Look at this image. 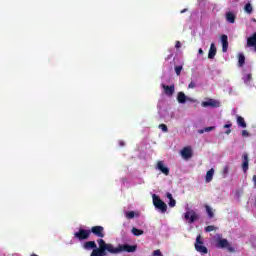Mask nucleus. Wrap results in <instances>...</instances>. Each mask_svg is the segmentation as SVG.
<instances>
[{
    "label": "nucleus",
    "mask_w": 256,
    "mask_h": 256,
    "mask_svg": "<svg viewBox=\"0 0 256 256\" xmlns=\"http://www.w3.org/2000/svg\"><path fill=\"white\" fill-rule=\"evenodd\" d=\"M181 71H183V66H175L176 75H181Z\"/></svg>",
    "instance_id": "26"
},
{
    "label": "nucleus",
    "mask_w": 256,
    "mask_h": 256,
    "mask_svg": "<svg viewBox=\"0 0 256 256\" xmlns=\"http://www.w3.org/2000/svg\"><path fill=\"white\" fill-rule=\"evenodd\" d=\"M153 256H163V253H161V250L158 249L153 252Z\"/></svg>",
    "instance_id": "34"
},
{
    "label": "nucleus",
    "mask_w": 256,
    "mask_h": 256,
    "mask_svg": "<svg viewBox=\"0 0 256 256\" xmlns=\"http://www.w3.org/2000/svg\"><path fill=\"white\" fill-rule=\"evenodd\" d=\"M166 197L167 199H169V201H171V199H173V194H171L170 192H167Z\"/></svg>",
    "instance_id": "35"
},
{
    "label": "nucleus",
    "mask_w": 256,
    "mask_h": 256,
    "mask_svg": "<svg viewBox=\"0 0 256 256\" xmlns=\"http://www.w3.org/2000/svg\"><path fill=\"white\" fill-rule=\"evenodd\" d=\"M242 137H249V132H247V130H243Z\"/></svg>",
    "instance_id": "36"
},
{
    "label": "nucleus",
    "mask_w": 256,
    "mask_h": 256,
    "mask_svg": "<svg viewBox=\"0 0 256 256\" xmlns=\"http://www.w3.org/2000/svg\"><path fill=\"white\" fill-rule=\"evenodd\" d=\"M242 171L247 173L249 171V154L244 153L242 155Z\"/></svg>",
    "instance_id": "10"
},
{
    "label": "nucleus",
    "mask_w": 256,
    "mask_h": 256,
    "mask_svg": "<svg viewBox=\"0 0 256 256\" xmlns=\"http://www.w3.org/2000/svg\"><path fill=\"white\" fill-rule=\"evenodd\" d=\"M195 250L198 253H201L202 255H207L209 253V250L207 249V247H205V245H203V241L201 240V235H198L196 237V242L194 244Z\"/></svg>",
    "instance_id": "5"
},
{
    "label": "nucleus",
    "mask_w": 256,
    "mask_h": 256,
    "mask_svg": "<svg viewBox=\"0 0 256 256\" xmlns=\"http://www.w3.org/2000/svg\"><path fill=\"white\" fill-rule=\"evenodd\" d=\"M93 233L95 237H99L100 239H103L105 237V228L103 226H93L90 229V234Z\"/></svg>",
    "instance_id": "6"
},
{
    "label": "nucleus",
    "mask_w": 256,
    "mask_h": 256,
    "mask_svg": "<svg viewBox=\"0 0 256 256\" xmlns=\"http://www.w3.org/2000/svg\"><path fill=\"white\" fill-rule=\"evenodd\" d=\"M195 87H197V84H195V82H190L188 85V89H195Z\"/></svg>",
    "instance_id": "32"
},
{
    "label": "nucleus",
    "mask_w": 256,
    "mask_h": 256,
    "mask_svg": "<svg viewBox=\"0 0 256 256\" xmlns=\"http://www.w3.org/2000/svg\"><path fill=\"white\" fill-rule=\"evenodd\" d=\"M152 201L155 209L160 211V213H167V204L157 194L152 195Z\"/></svg>",
    "instance_id": "2"
},
{
    "label": "nucleus",
    "mask_w": 256,
    "mask_h": 256,
    "mask_svg": "<svg viewBox=\"0 0 256 256\" xmlns=\"http://www.w3.org/2000/svg\"><path fill=\"white\" fill-rule=\"evenodd\" d=\"M205 209L209 219H213V217H215V212L213 211V208H211V206L209 205H205Z\"/></svg>",
    "instance_id": "17"
},
{
    "label": "nucleus",
    "mask_w": 256,
    "mask_h": 256,
    "mask_svg": "<svg viewBox=\"0 0 256 256\" xmlns=\"http://www.w3.org/2000/svg\"><path fill=\"white\" fill-rule=\"evenodd\" d=\"M83 248L86 249L87 251H89V249H93V251H95V249H99L97 248V244L95 243V241H87L83 244Z\"/></svg>",
    "instance_id": "14"
},
{
    "label": "nucleus",
    "mask_w": 256,
    "mask_h": 256,
    "mask_svg": "<svg viewBox=\"0 0 256 256\" xmlns=\"http://www.w3.org/2000/svg\"><path fill=\"white\" fill-rule=\"evenodd\" d=\"M248 79H251V74L248 75Z\"/></svg>",
    "instance_id": "42"
},
{
    "label": "nucleus",
    "mask_w": 256,
    "mask_h": 256,
    "mask_svg": "<svg viewBox=\"0 0 256 256\" xmlns=\"http://www.w3.org/2000/svg\"><path fill=\"white\" fill-rule=\"evenodd\" d=\"M198 133H200V135L203 134V133H206V132H205V128L202 129V130H199Z\"/></svg>",
    "instance_id": "39"
},
{
    "label": "nucleus",
    "mask_w": 256,
    "mask_h": 256,
    "mask_svg": "<svg viewBox=\"0 0 256 256\" xmlns=\"http://www.w3.org/2000/svg\"><path fill=\"white\" fill-rule=\"evenodd\" d=\"M156 169H158V171H161V173H163V175H166V176L169 175V168L167 166H165V162H163V161L157 162Z\"/></svg>",
    "instance_id": "11"
},
{
    "label": "nucleus",
    "mask_w": 256,
    "mask_h": 256,
    "mask_svg": "<svg viewBox=\"0 0 256 256\" xmlns=\"http://www.w3.org/2000/svg\"><path fill=\"white\" fill-rule=\"evenodd\" d=\"M162 89L164 90L165 95L168 97H173V94L175 93V85H165L161 84Z\"/></svg>",
    "instance_id": "9"
},
{
    "label": "nucleus",
    "mask_w": 256,
    "mask_h": 256,
    "mask_svg": "<svg viewBox=\"0 0 256 256\" xmlns=\"http://www.w3.org/2000/svg\"><path fill=\"white\" fill-rule=\"evenodd\" d=\"M185 11H187V9L181 10V13H185Z\"/></svg>",
    "instance_id": "41"
},
{
    "label": "nucleus",
    "mask_w": 256,
    "mask_h": 256,
    "mask_svg": "<svg viewBox=\"0 0 256 256\" xmlns=\"http://www.w3.org/2000/svg\"><path fill=\"white\" fill-rule=\"evenodd\" d=\"M97 243L99 249L92 251L90 256H106L107 253L119 255V253H135L137 251V245L119 244L118 247H115L111 243H106L103 239H98Z\"/></svg>",
    "instance_id": "1"
},
{
    "label": "nucleus",
    "mask_w": 256,
    "mask_h": 256,
    "mask_svg": "<svg viewBox=\"0 0 256 256\" xmlns=\"http://www.w3.org/2000/svg\"><path fill=\"white\" fill-rule=\"evenodd\" d=\"M221 41H222V45L225 43H229V38L227 37V35H222L221 36Z\"/></svg>",
    "instance_id": "29"
},
{
    "label": "nucleus",
    "mask_w": 256,
    "mask_h": 256,
    "mask_svg": "<svg viewBox=\"0 0 256 256\" xmlns=\"http://www.w3.org/2000/svg\"><path fill=\"white\" fill-rule=\"evenodd\" d=\"M204 129L206 133H209V131H215V126L206 127Z\"/></svg>",
    "instance_id": "33"
},
{
    "label": "nucleus",
    "mask_w": 256,
    "mask_h": 256,
    "mask_svg": "<svg viewBox=\"0 0 256 256\" xmlns=\"http://www.w3.org/2000/svg\"><path fill=\"white\" fill-rule=\"evenodd\" d=\"M222 174L224 177H227V175H229V166H225L223 168Z\"/></svg>",
    "instance_id": "31"
},
{
    "label": "nucleus",
    "mask_w": 256,
    "mask_h": 256,
    "mask_svg": "<svg viewBox=\"0 0 256 256\" xmlns=\"http://www.w3.org/2000/svg\"><path fill=\"white\" fill-rule=\"evenodd\" d=\"M158 127L163 131V133H167V131H169V128H167V125L165 124H160Z\"/></svg>",
    "instance_id": "27"
},
{
    "label": "nucleus",
    "mask_w": 256,
    "mask_h": 256,
    "mask_svg": "<svg viewBox=\"0 0 256 256\" xmlns=\"http://www.w3.org/2000/svg\"><path fill=\"white\" fill-rule=\"evenodd\" d=\"M201 105L203 107H212V108H217V107H221V102L215 100V99H208L206 101H203L201 103Z\"/></svg>",
    "instance_id": "7"
},
{
    "label": "nucleus",
    "mask_w": 256,
    "mask_h": 256,
    "mask_svg": "<svg viewBox=\"0 0 256 256\" xmlns=\"http://www.w3.org/2000/svg\"><path fill=\"white\" fill-rule=\"evenodd\" d=\"M175 48L176 49H181V42L180 41H176Z\"/></svg>",
    "instance_id": "37"
},
{
    "label": "nucleus",
    "mask_w": 256,
    "mask_h": 256,
    "mask_svg": "<svg viewBox=\"0 0 256 256\" xmlns=\"http://www.w3.org/2000/svg\"><path fill=\"white\" fill-rule=\"evenodd\" d=\"M126 219H134L135 218V211H128L125 213Z\"/></svg>",
    "instance_id": "23"
},
{
    "label": "nucleus",
    "mask_w": 256,
    "mask_h": 256,
    "mask_svg": "<svg viewBox=\"0 0 256 256\" xmlns=\"http://www.w3.org/2000/svg\"><path fill=\"white\" fill-rule=\"evenodd\" d=\"M238 65H239V67H243V65H245V55L239 54Z\"/></svg>",
    "instance_id": "21"
},
{
    "label": "nucleus",
    "mask_w": 256,
    "mask_h": 256,
    "mask_svg": "<svg viewBox=\"0 0 256 256\" xmlns=\"http://www.w3.org/2000/svg\"><path fill=\"white\" fill-rule=\"evenodd\" d=\"M228 49H229V42L222 44L223 53H227Z\"/></svg>",
    "instance_id": "30"
},
{
    "label": "nucleus",
    "mask_w": 256,
    "mask_h": 256,
    "mask_svg": "<svg viewBox=\"0 0 256 256\" xmlns=\"http://www.w3.org/2000/svg\"><path fill=\"white\" fill-rule=\"evenodd\" d=\"M237 123H238L239 127H242L243 129H245V127H247V123H245L244 117L237 116Z\"/></svg>",
    "instance_id": "18"
},
{
    "label": "nucleus",
    "mask_w": 256,
    "mask_h": 256,
    "mask_svg": "<svg viewBox=\"0 0 256 256\" xmlns=\"http://www.w3.org/2000/svg\"><path fill=\"white\" fill-rule=\"evenodd\" d=\"M132 233L133 235H135V237H140V235H143V230L141 229H137V228H132Z\"/></svg>",
    "instance_id": "22"
},
{
    "label": "nucleus",
    "mask_w": 256,
    "mask_h": 256,
    "mask_svg": "<svg viewBox=\"0 0 256 256\" xmlns=\"http://www.w3.org/2000/svg\"><path fill=\"white\" fill-rule=\"evenodd\" d=\"M253 22L256 23V19H253Z\"/></svg>",
    "instance_id": "43"
},
{
    "label": "nucleus",
    "mask_w": 256,
    "mask_h": 256,
    "mask_svg": "<svg viewBox=\"0 0 256 256\" xmlns=\"http://www.w3.org/2000/svg\"><path fill=\"white\" fill-rule=\"evenodd\" d=\"M181 156L183 159H191L193 157V150H191V147H184L181 150Z\"/></svg>",
    "instance_id": "12"
},
{
    "label": "nucleus",
    "mask_w": 256,
    "mask_h": 256,
    "mask_svg": "<svg viewBox=\"0 0 256 256\" xmlns=\"http://www.w3.org/2000/svg\"><path fill=\"white\" fill-rule=\"evenodd\" d=\"M213 175H215V169H210L206 173V183H211L213 181Z\"/></svg>",
    "instance_id": "15"
},
{
    "label": "nucleus",
    "mask_w": 256,
    "mask_h": 256,
    "mask_svg": "<svg viewBox=\"0 0 256 256\" xmlns=\"http://www.w3.org/2000/svg\"><path fill=\"white\" fill-rule=\"evenodd\" d=\"M177 101H178V103H182V104L187 102V96L185 95L184 92L178 93Z\"/></svg>",
    "instance_id": "16"
},
{
    "label": "nucleus",
    "mask_w": 256,
    "mask_h": 256,
    "mask_svg": "<svg viewBox=\"0 0 256 256\" xmlns=\"http://www.w3.org/2000/svg\"><path fill=\"white\" fill-rule=\"evenodd\" d=\"M75 239H78V241H87L89 237H91V230L80 228L78 232L74 233Z\"/></svg>",
    "instance_id": "4"
},
{
    "label": "nucleus",
    "mask_w": 256,
    "mask_h": 256,
    "mask_svg": "<svg viewBox=\"0 0 256 256\" xmlns=\"http://www.w3.org/2000/svg\"><path fill=\"white\" fill-rule=\"evenodd\" d=\"M185 219H187L189 221V223H195V221H197V219H199V215H197V213L193 210L191 211H187L184 215Z\"/></svg>",
    "instance_id": "8"
},
{
    "label": "nucleus",
    "mask_w": 256,
    "mask_h": 256,
    "mask_svg": "<svg viewBox=\"0 0 256 256\" xmlns=\"http://www.w3.org/2000/svg\"><path fill=\"white\" fill-rule=\"evenodd\" d=\"M216 55H217V47H215V43H212L210 45V49L208 52V59H215Z\"/></svg>",
    "instance_id": "13"
},
{
    "label": "nucleus",
    "mask_w": 256,
    "mask_h": 256,
    "mask_svg": "<svg viewBox=\"0 0 256 256\" xmlns=\"http://www.w3.org/2000/svg\"><path fill=\"white\" fill-rule=\"evenodd\" d=\"M119 145H120V147H125V142L120 141V142H119Z\"/></svg>",
    "instance_id": "38"
},
{
    "label": "nucleus",
    "mask_w": 256,
    "mask_h": 256,
    "mask_svg": "<svg viewBox=\"0 0 256 256\" xmlns=\"http://www.w3.org/2000/svg\"><path fill=\"white\" fill-rule=\"evenodd\" d=\"M226 21H228V23H235V14L232 12L226 13Z\"/></svg>",
    "instance_id": "19"
},
{
    "label": "nucleus",
    "mask_w": 256,
    "mask_h": 256,
    "mask_svg": "<svg viewBox=\"0 0 256 256\" xmlns=\"http://www.w3.org/2000/svg\"><path fill=\"white\" fill-rule=\"evenodd\" d=\"M232 125H233V124H231V123L224 125V129H227L226 132H225L226 135L231 134V127H232ZM228 128H229V129H228Z\"/></svg>",
    "instance_id": "25"
},
{
    "label": "nucleus",
    "mask_w": 256,
    "mask_h": 256,
    "mask_svg": "<svg viewBox=\"0 0 256 256\" xmlns=\"http://www.w3.org/2000/svg\"><path fill=\"white\" fill-rule=\"evenodd\" d=\"M168 205L169 207L173 208L177 205V201L174 198H172L171 200H169Z\"/></svg>",
    "instance_id": "28"
},
{
    "label": "nucleus",
    "mask_w": 256,
    "mask_h": 256,
    "mask_svg": "<svg viewBox=\"0 0 256 256\" xmlns=\"http://www.w3.org/2000/svg\"><path fill=\"white\" fill-rule=\"evenodd\" d=\"M244 11L245 13H247L248 15H251V13H253V6L251 5V3H247L245 6H244Z\"/></svg>",
    "instance_id": "20"
},
{
    "label": "nucleus",
    "mask_w": 256,
    "mask_h": 256,
    "mask_svg": "<svg viewBox=\"0 0 256 256\" xmlns=\"http://www.w3.org/2000/svg\"><path fill=\"white\" fill-rule=\"evenodd\" d=\"M217 237H218L217 238V247H219V249L227 248L230 253L235 252V248H233V246H231V244H229V241L227 239L221 238V235H219V234H217Z\"/></svg>",
    "instance_id": "3"
},
{
    "label": "nucleus",
    "mask_w": 256,
    "mask_h": 256,
    "mask_svg": "<svg viewBox=\"0 0 256 256\" xmlns=\"http://www.w3.org/2000/svg\"><path fill=\"white\" fill-rule=\"evenodd\" d=\"M205 231H206V233H211V231H217V227L210 225V226L205 227Z\"/></svg>",
    "instance_id": "24"
},
{
    "label": "nucleus",
    "mask_w": 256,
    "mask_h": 256,
    "mask_svg": "<svg viewBox=\"0 0 256 256\" xmlns=\"http://www.w3.org/2000/svg\"><path fill=\"white\" fill-rule=\"evenodd\" d=\"M198 53H199V55H203V49L200 48V49L198 50Z\"/></svg>",
    "instance_id": "40"
}]
</instances>
